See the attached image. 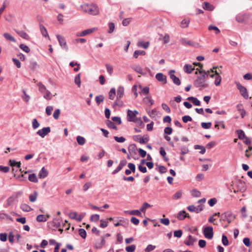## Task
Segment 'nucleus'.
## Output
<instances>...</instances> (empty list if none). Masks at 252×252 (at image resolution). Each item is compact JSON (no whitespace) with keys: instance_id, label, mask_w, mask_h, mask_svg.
<instances>
[{"instance_id":"obj_1","label":"nucleus","mask_w":252,"mask_h":252,"mask_svg":"<svg viewBox=\"0 0 252 252\" xmlns=\"http://www.w3.org/2000/svg\"><path fill=\"white\" fill-rule=\"evenodd\" d=\"M200 75L194 82V85L196 87L206 88L208 86V84L206 82L207 78L208 77L207 73L205 71L203 70H198Z\"/></svg>"},{"instance_id":"obj_2","label":"nucleus","mask_w":252,"mask_h":252,"mask_svg":"<svg viewBox=\"0 0 252 252\" xmlns=\"http://www.w3.org/2000/svg\"><path fill=\"white\" fill-rule=\"evenodd\" d=\"M81 7L85 13L91 15H96L99 13L98 7L94 3L83 4Z\"/></svg>"},{"instance_id":"obj_3","label":"nucleus","mask_w":252,"mask_h":252,"mask_svg":"<svg viewBox=\"0 0 252 252\" xmlns=\"http://www.w3.org/2000/svg\"><path fill=\"white\" fill-rule=\"evenodd\" d=\"M138 114V112L135 111H131L128 110L127 111V120L129 122H136L139 125L143 124V122L141 119H138L136 118V115Z\"/></svg>"},{"instance_id":"obj_4","label":"nucleus","mask_w":252,"mask_h":252,"mask_svg":"<svg viewBox=\"0 0 252 252\" xmlns=\"http://www.w3.org/2000/svg\"><path fill=\"white\" fill-rule=\"evenodd\" d=\"M234 192L236 193L238 191L242 192H244L246 189L245 183L241 180H237L236 182L234 187L233 188Z\"/></svg>"},{"instance_id":"obj_5","label":"nucleus","mask_w":252,"mask_h":252,"mask_svg":"<svg viewBox=\"0 0 252 252\" xmlns=\"http://www.w3.org/2000/svg\"><path fill=\"white\" fill-rule=\"evenodd\" d=\"M37 85L39 91L43 94V97L46 99H51L52 98L51 93L46 89L45 86L41 83H39Z\"/></svg>"},{"instance_id":"obj_6","label":"nucleus","mask_w":252,"mask_h":252,"mask_svg":"<svg viewBox=\"0 0 252 252\" xmlns=\"http://www.w3.org/2000/svg\"><path fill=\"white\" fill-rule=\"evenodd\" d=\"M235 217L231 212H226L221 214L220 220L226 221L228 223H230L234 220Z\"/></svg>"},{"instance_id":"obj_7","label":"nucleus","mask_w":252,"mask_h":252,"mask_svg":"<svg viewBox=\"0 0 252 252\" xmlns=\"http://www.w3.org/2000/svg\"><path fill=\"white\" fill-rule=\"evenodd\" d=\"M203 234L206 238L212 239L213 237V228L212 226H207L204 228Z\"/></svg>"},{"instance_id":"obj_8","label":"nucleus","mask_w":252,"mask_h":252,"mask_svg":"<svg viewBox=\"0 0 252 252\" xmlns=\"http://www.w3.org/2000/svg\"><path fill=\"white\" fill-rule=\"evenodd\" d=\"M237 87L238 89L240 92L241 95L246 99H247L249 97L248 93L246 88L241 85L240 83H237Z\"/></svg>"},{"instance_id":"obj_9","label":"nucleus","mask_w":252,"mask_h":252,"mask_svg":"<svg viewBox=\"0 0 252 252\" xmlns=\"http://www.w3.org/2000/svg\"><path fill=\"white\" fill-rule=\"evenodd\" d=\"M56 37L58 40L60 46L66 50H68V47L66 44V40L64 37L57 34Z\"/></svg>"},{"instance_id":"obj_10","label":"nucleus","mask_w":252,"mask_h":252,"mask_svg":"<svg viewBox=\"0 0 252 252\" xmlns=\"http://www.w3.org/2000/svg\"><path fill=\"white\" fill-rule=\"evenodd\" d=\"M97 30L96 28H93L84 30L82 32H77L76 34L77 36H84L88 34H90Z\"/></svg>"},{"instance_id":"obj_11","label":"nucleus","mask_w":252,"mask_h":252,"mask_svg":"<svg viewBox=\"0 0 252 252\" xmlns=\"http://www.w3.org/2000/svg\"><path fill=\"white\" fill-rule=\"evenodd\" d=\"M50 131L51 129L50 127H45L38 130L36 133L41 137L44 138L46 135L50 132Z\"/></svg>"},{"instance_id":"obj_12","label":"nucleus","mask_w":252,"mask_h":252,"mask_svg":"<svg viewBox=\"0 0 252 252\" xmlns=\"http://www.w3.org/2000/svg\"><path fill=\"white\" fill-rule=\"evenodd\" d=\"M133 140L140 144H145L149 141V138L147 137H142L140 135H137L133 136Z\"/></svg>"},{"instance_id":"obj_13","label":"nucleus","mask_w":252,"mask_h":252,"mask_svg":"<svg viewBox=\"0 0 252 252\" xmlns=\"http://www.w3.org/2000/svg\"><path fill=\"white\" fill-rule=\"evenodd\" d=\"M174 72H175L174 70H171L169 71V74L170 75V78L172 79V80L173 81L174 83L176 85L179 86L181 84V81H180V79L177 77H176L174 74H172L173 73H174Z\"/></svg>"},{"instance_id":"obj_14","label":"nucleus","mask_w":252,"mask_h":252,"mask_svg":"<svg viewBox=\"0 0 252 252\" xmlns=\"http://www.w3.org/2000/svg\"><path fill=\"white\" fill-rule=\"evenodd\" d=\"M49 225L54 228H58L61 225L60 220L59 219H54L53 221L48 222Z\"/></svg>"},{"instance_id":"obj_15","label":"nucleus","mask_w":252,"mask_h":252,"mask_svg":"<svg viewBox=\"0 0 252 252\" xmlns=\"http://www.w3.org/2000/svg\"><path fill=\"white\" fill-rule=\"evenodd\" d=\"M126 163H127V161L126 160L124 159V160H121L119 165H118V166L116 168V169L115 170H114L113 171L112 174H115L117 173L118 172H119L120 171H121L122 170V169L123 168V167L125 166L126 164Z\"/></svg>"},{"instance_id":"obj_16","label":"nucleus","mask_w":252,"mask_h":252,"mask_svg":"<svg viewBox=\"0 0 252 252\" xmlns=\"http://www.w3.org/2000/svg\"><path fill=\"white\" fill-rule=\"evenodd\" d=\"M249 18V15L246 14H242L238 15L236 17V20L239 23H244L247 22Z\"/></svg>"},{"instance_id":"obj_17","label":"nucleus","mask_w":252,"mask_h":252,"mask_svg":"<svg viewBox=\"0 0 252 252\" xmlns=\"http://www.w3.org/2000/svg\"><path fill=\"white\" fill-rule=\"evenodd\" d=\"M156 78L160 82H163L164 84H166V77L161 73H158L156 75Z\"/></svg>"},{"instance_id":"obj_18","label":"nucleus","mask_w":252,"mask_h":252,"mask_svg":"<svg viewBox=\"0 0 252 252\" xmlns=\"http://www.w3.org/2000/svg\"><path fill=\"white\" fill-rule=\"evenodd\" d=\"M185 218H190V216L187 214L185 211H182L178 213L177 218L180 220H183Z\"/></svg>"},{"instance_id":"obj_19","label":"nucleus","mask_w":252,"mask_h":252,"mask_svg":"<svg viewBox=\"0 0 252 252\" xmlns=\"http://www.w3.org/2000/svg\"><path fill=\"white\" fill-rule=\"evenodd\" d=\"M237 110L240 112L241 117L243 118L246 115V112L244 110L243 106L242 104H238L236 106Z\"/></svg>"},{"instance_id":"obj_20","label":"nucleus","mask_w":252,"mask_h":252,"mask_svg":"<svg viewBox=\"0 0 252 252\" xmlns=\"http://www.w3.org/2000/svg\"><path fill=\"white\" fill-rule=\"evenodd\" d=\"M215 84L216 86H219L220 84V82L221 81V77L219 73L217 71V70H215Z\"/></svg>"},{"instance_id":"obj_21","label":"nucleus","mask_w":252,"mask_h":252,"mask_svg":"<svg viewBox=\"0 0 252 252\" xmlns=\"http://www.w3.org/2000/svg\"><path fill=\"white\" fill-rule=\"evenodd\" d=\"M137 148L134 144H132L129 145L128 151L130 155L135 154L136 153Z\"/></svg>"},{"instance_id":"obj_22","label":"nucleus","mask_w":252,"mask_h":252,"mask_svg":"<svg viewBox=\"0 0 252 252\" xmlns=\"http://www.w3.org/2000/svg\"><path fill=\"white\" fill-rule=\"evenodd\" d=\"M48 174L47 170L44 167H42L38 174V176L40 178L43 179L47 176Z\"/></svg>"},{"instance_id":"obj_23","label":"nucleus","mask_w":252,"mask_h":252,"mask_svg":"<svg viewBox=\"0 0 252 252\" xmlns=\"http://www.w3.org/2000/svg\"><path fill=\"white\" fill-rule=\"evenodd\" d=\"M9 164L12 167H16L18 168H19L21 166V162H17L14 160L10 159L9 161ZM14 168H13V170H14Z\"/></svg>"},{"instance_id":"obj_24","label":"nucleus","mask_w":252,"mask_h":252,"mask_svg":"<svg viewBox=\"0 0 252 252\" xmlns=\"http://www.w3.org/2000/svg\"><path fill=\"white\" fill-rule=\"evenodd\" d=\"M194 69V66L188 64H186L184 67L185 71L189 74L191 73Z\"/></svg>"},{"instance_id":"obj_25","label":"nucleus","mask_w":252,"mask_h":252,"mask_svg":"<svg viewBox=\"0 0 252 252\" xmlns=\"http://www.w3.org/2000/svg\"><path fill=\"white\" fill-rule=\"evenodd\" d=\"M195 241V239L193 238L191 235H189L188 240L185 241V244L187 246L193 245Z\"/></svg>"},{"instance_id":"obj_26","label":"nucleus","mask_w":252,"mask_h":252,"mask_svg":"<svg viewBox=\"0 0 252 252\" xmlns=\"http://www.w3.org/2000/svg\"><path fill=\"white\" fill-rule=\"evenodd\" d=\"M124 94V88L123 87L120 86L117 89V98H121Z\"/></svg>"},{"instance_id":"obj_27","label":"nucleus","mask_w":252,"mask_h":252,"mask_svg":"<svg viewBox=\"0 0 252 252\" xmlns=\"http://www.w3.org/2000/svg\"><path fill=\"white\" fill-rule=\"evenodd\" d=\"M126 213L128 214L129 215H136L138 216H140L141 215L140 210H133L131 211H126L125 212Z\"/></svg>"},{"instance_id":"obj_28","label":"nucleus","mask_w":252,"mask_h":252,"mask_svg":"<svg viewBox=\"0 0 252 252\" xmlns=\"http://www.w3.org/2000/svg\"><path fill=\"white\" fill-rule=\"evenodd\" d=\"M204 9L209 11H212L214 9V7L208 2H205L202 6Z\"/></svg>"},{"instance_id":"obj_29","label":"nucleus","mask_w":252,"mask_h":252,"mask_svg":"<svg viewBox=\"0 0 252 252\" xmlns=\"http://www.w3.org/2000/svg\"><path fill=\"white\" fill-rule=\"evenodd\" d=\"M143 101L147 105L151 106L154 104V101L150 97L146 96L143 98Z\"/></svg>"},{"instance_id":"obj_30","label":"nucleus","mask_w":252,"mask_h":252,"mask_svg":"<svg viewBox=\"0 0 252 252\" xmlns=\"http://www.w3.org/2000/svg\"><path fill=\"white\" fill-rule=\"evenodd\" d=\"M187 99L189 101H191L194 105L196 106L200 105V101L196 97L193 96L189 97Z\"/></svg>"},{"instance_id":"obj_31","label":"nucleus","mask_w":252,"mask_h":252,"mask_svg":"<svg viewBox=\"0 0 252 252\" xmlns=\"http://www.w3.org/2000/svg\"><path fill=\"white\" fill-rule=\"evenodd\" d=\"M3 35L6 40L14 42H16L15 38L11 35L9 33L5 32L3 33Z\"/></svg>"},{"instance_id":"obj_32","label":"nucleus","mask_w":252,"mask_h":252,"mask_svg":"<svg viewBox=\"0 0 252 252\" xmlns=\"http://www.w3.org/2000/svg\"><path fill=\"white\" fill-rule=\"evenodd\" d=\"M190 23V20L189 19H184L181 22V27L182 28H186L189 27V25Z\"/></svg>"},{"instance_id":"obj_33","label":"nucleus","mask_w":252,"mask_h":252,"mask_svg":"<svg viewBox=\"0 0 252 252\" xmlns=\"http://www.w3.org/2000/svg\"><path fill=\"white\" fill-rule=\"evenodd\" d=\"M20 208L24 212H30L32 210L29 205L26 203L22 204Z\"/></svg>"},{"instance_id":"obj_34","label":"nucleus","mask_w":252,"mask_h":252,"mask_svg":"<svg viewBox=\"0 0 252 252\" xmlns=\"http://www.w3.org/2000/svg\"><path fill=\"white\" fill-rule=\"evenodd\" d=\"M38 196V193L36 191H34V192L32 194H31L29 195V200L32 202H35L36 199Z\"/></svg>"},{"instance_id":"obj_35","label":"nucleus","mask_w":252,"mask_h":252,"mask_svg":"<svg viewBox=\"0 0 252 252\" xmlns=\"http://www.w3.org/2000/svg\"><path fill=\"white\" fill-rule=\"evenodd\" d=\"M217 67H214L213 69H210V70H208L206 72L207 73L208 76H209L210 77H214L216 76L215 70H216Z\"/></svg>"},{"instance_id":"obj_36","label":"nucleus","mask_w":252,"mask_h":252,"mask_svg":"<svg viewBox=\"0 0 252 252\" xmlns=\"http://www.w3.org/2000/svg\"><path fill=\"white\" fill-rule=\"evenodd\" d=\"M116 95V90L114 88H112L109 92V98L113 100Z\"/></svg>"},{"instance_id":"obj_37","label":"nucleus","mask_w":252,"mask_h":252,"mask_svg":"<svg viewBox=\"0 0 252 252\" xmlns=\"http://www.w3.org/2000/svg\"><path fill=\"white\" fill-rule=\"evenodd\" d=\"M40 32H41L42 34L43 35V36H44L45 37H47V36L49 37L47 31L44 26L40 25Z\"/></svg>"},{"instance_id":"obj_38","label":"nucleus","mask_w":252,"mask_h":252,"mask_svg":"<svg viewBox=\"0 0 252 252\" xmlns=\"http://www.w3.org/2000/svg\"><path fill=\"white\" fill-rule=\"evenodd\" d=\"M17 33L21 37H22L24 39H28L29 38V35L27 34V33L24 31H16Z\"/></svg>"},{"instance_id":"obj_39","label":"nucleus","mask_w":252,"mask_h":252,"mask_svg":"<svg viewBox=\"0 0 252 252\" xmlns=\"http://www.w3.org/2000/svg\"><path fill=\"white\" fill-rule=\"evenodd\" d=\"M29 180L31 182L33 183H37L38 182V180L37 177L35 174H31L29 175Z\"/></svg>"},{"instance_id":"obj_40","label":"nucleus","mask_w":252,"mask_h":252,"mask_svg":"<svg viewBox=\"0 0 252 252\" xmlns=\"http://www.w3.org/2000/svg\"><path fill=\"white\" fill-rule=\"evenodd\" d=\"M146 54L145 51L143 50H136L135 51L133 56L135 58H137L139 55L144 56Z\"/></svg>"},{"instance_id":"obj_41","label":"nucleus","mask_w":252,"mask_h":252,"mask_svg":"<svg viewBox=\"0 0 252 252\" xmlns=\"http://www.w3.org/2000/svg\"><path fill=\"white\" fill-rule=\"evenodd\" d=\"M19 47L24 52L27 53H29L31 50L30 49V48L26 45L25 44H21L20 45H19Z\"/></svg>"},{"instance_id":"obj_42","label":"nucleus","mask_w":252,"mask_h":252,"mask_svg":"<svg viewBox=\"0 0 252 252\" xmlns=\"http://www.w3.org/2000/svg\"><path fill=\"white\" fill-rule=\"evenodd\" d=\"M36 220L38 222H45L47 220V219L44 215H39L36 217Z\"/></svg>"},{"instance_id":"obj_43","label":"nucleus","mask_w":252,"mask_h":252,"mask_svg":"<svg viewBox=\"0 0 252 252\" xmlns=\"http://www.w3.org/2000/svg\"><path fill=\"white\" fill-rule=\"evenodd\" d=\"M236 132L238 134V138L240 139H243L244 138H247V137L245 136V134L244 132L242 130H237L236 131Z\"/></svg>"},{"instance_id":"obj_44","label":"nucleus","mask_w":252,"mask_h":252,"mask_svg":"<svg viewBox=\"0 0 252 252\" xmlns=\"http://www.w3.org/2000/svg\"><path fill=\"white\" fill-rule=\"evenodd\" d=\"M76 139L79 145H83L85 144L86 140L84 137L81 136H78Z\"/></svg>"},{"instance_id":"obj_45","label":"nucleus","mask_w":252,"mask_h":252,"mask_svg":"<svg viewBox=\"0 0 252 252\" xmlns=\"http://www.w3.org/2000/svg\"><path fill=\"white\" fill-rule=\"evenodd\" d=\"M180 42L183 45H193L192 42L190 40H188L185 38H182L180 40Z\"/></svg>"},{"instance_id":"obj_46","label":"nucleus","mask_w":252,"mask_h":252,"mask_svg":"<svg viewBox=\"0 0 252 252\" xmlns=\"http://www.w3.org/2000/svg\"><path fill=\"white\" fill-rule=\"evenodd\" d=\"M74 82L77 86L80 87L81 85V78H80V74H78L76 75L75 77Z\"/></svg>"},{"instance_id":"obj_47","label":"nucleus","mask_w":252,"mask_h":252,"mask_svg":"<svg viewBox=\"0 0 252 252\" xmlns=\"http://www.w3.org/2000/svg\"><path fill=\"white\" fill-rule=\"evenodd\" d=\"M137 45L139 47H142L145 49H147L149 46V42H143L142 41H138Z\"/></svg>"},{"instance_id":"obj_48","label":"nucleus","mask_w":252,"mask_h":252,"mask_svg":"<svg viewBox=\"0 0 252 252\" xmlns=\"http://www.w3.org/2000/svg\"><path fill=\"white\" fill-rule=\"evenodd\" d=\"M182 97L180 95H178L176 97H174V100H171L170 101V104L172 106L174 105V101L177 102V103H179L181 101Z\"/></svg>"},{"instance_id":"obj_49","label":"nucleus","mask_w":252,"mask_h":252,"mask_svg":"<svg viewBox=\"0 0 252 252\" xmlns=\"http://www.w3.org/2000/svg\"><path fill=\"white\" fill-rule=\"evenodd\" d=\"M209 31H214L216 34H219L220 32V30L216 26L210 25L208 27Z\"/></svg>"},{"instance_id":"obj_50","label":"nucleus","mask_w":252,"mask_h":252,"mask_svg":"<svg viewBox=\"0 0 252 252\" xmlns=\"http://www.w3.org/2000/svg\"><path fill=\"white\" fill-rule=\"evenodd\" d=\"M183 192L181 190H179L177 191L175 194H174L173 196V199L176 200L179 198H180L182 196Z\"/></svg>"},{"instance_id":"obj_51","label":"nucleus","mask_w":252,"mask_h":252,"mask_svg":"<svg viewBox=\"0 0 252 252\" xmlns=\"http://www.w3.org/2000/svg\"><path fill=\"white\" fill-rule=\"evenodd\" d=\"M136 249V246L134 245L127 246L126 248V250L127 252H133Z\"/></svg>"},{"instance_id":"obj_52","label":"nucleus","mask_w":252,"mask_h":252,"mask_svg":"<svg viewBox=\"0 0 252 252\" xmlns=\"http://www.w3.org/2000/svg\"><path fill=\"white\" fill-rule=\"evenodd\" d=\"M140 88L141 89V92L140 93L146 95L149 93V88L148 87H145L144 88H142L141 86H140Z\"/></svg>"},{"instance_id":"obj_53","label":"nucleus","mask_w":252,"mask_h":252,"mask_svg":"<svg viewBox=\"0 0 252 252\" xmlns=\"http://www.w3.org/2000/svg\"><path fill=\"white\" fill-rule=\"evenodd\" d=\"M132 68L136 71L137 72V73H139V74H143V71H142V68L140 66V65H134Z\"/></svg>"},{"instance_id":"obj_54","label":"nucleus","mask_w":252,"mask_h":252,"mask_svg":"<svg viewBox=\"0 0 252 252\" xmlns=\"http://www.w3.org/2000/svg\"><path fill=\"white\" fill-rule=\"evenodd\" d=\"M151 207V205L147 202H145L140 209L141 212H144L145 210Z\"/></svg>"},{"instance_id":"obj_55","label":"nucleus","mask_w":252,"mask_h":252,"mask_svg":"<svg viewBox=\"0 0 252 252\" xmlns=\"http://www.w3.org/2000/svg\"><path fill=\"white\" fill-rule=\"evenodd\" d=\"M104 100V96L102 95L96 96L95 97V101L98 105H99L100 102H103Z\"/></svg>"},{"instance_id":"obj_56","label":"nucleus","mask_w":252,"mask_h":252,"mask_svg":"<svg viewBox=\"0 0 252 252\" xmlns=\"http://www.w3.org/2000/svg\"><path fill=\"white\" fill-rule=\"evenodd\" d=\"M106 124L108 127L109 128L114 129H117V126H115V124L110 121H107Z\"/></svg>"},{"instance_id":"obj_57","label":"nucleus","mask_w":252,"mask_h":252,"mask_svg":"<svg viewBox=\"0 0 252 252\" xmlns=\"http://www.w3.org/2000/svg\"><path fill=\"white\" fill-rule=\"evenodd\" d=\"M40 126L39 123L38 122L36 119H34L32 122V126L33 129H36Z\"/></svg>"},{"instance_id":"obj_58","label":"nucleus","mask_w":252,"mask_h":252,"mask_svg":"<svg viewBox=\"0 0 252 252\" xmlns=\"http://www.w3.org/2000/svg\"><path fill=\"white\" fill-rule=\"evenodd\" d=\"M212 126V123L211 122L209 123H204L203 122L201 123V126L204 129H208L210 128Z\"/></svg>"},{"instance_id":"obj_59","label":"nucleus","mask_w":252,"mask_h":252,"mask_svg":"<svg viewBox=\"0 0 252 252\" xmlns=\"http://www.w3.org/2000/svg\"><path fill=\"white\" fill-rule=\"evenodd\" d=\"M79 234L80 236L83 238H85L86 237V232L85 229L83 228H80L79 229Z\"/></svg>"},{"instance_id":"obj_60","label":"nucleus","mask_w":252,"mask_h":252,"mask_svg":"<svg viewBox=\"0 0 252 252\" xmlns=\"http://www.w3.org/2000/svg\"><path fill=\"white\" fill-rule=\"evenodd\" d=\"M90 220L93 221H97L99 220V215L98 214L93 215L91 217Z\"/></svg>"},{"instance_id":"obj_61","label":"nucleus","mask_w":252,"mask_h":252,"mask_svg":"<svg viewBox=\"0 0 252 252\" xmlns=\"http://www.w3.org/2000/svg\"><path fill=\"white\" fill-rule=\"evenodd\" d=\"M191 195L194 197H199L200 196V192L196 189H193L191 192Z\"/></svg>"},{"instance_id":"obj_62","label":"nucleus","mask_w":252,"mask_h":252,"mask_svg":"<svg viewBox=\"0 0 252 252\" xmlns=\"http://www.w3.org/2000/svg\"><path fill=\"white\" fill-rule=\"evenodd\" d=\"M60 113H61V111L59 109H56L53 113L54 118L56 120L58 119L59 118V116L60 115Z\"/></svg>"},{"instance_id":"obj_63","label":"nucleus","mask_w":252,"mask_h":252,"mask_svg":"<svg viewBox=\"0 0 252 252\" xmlns=\"http://www.w3.org/2000/svg\"><path fill=\"white\" fill-rule=\"evenodd\" d=\"M156 248V246L152 245H149L145 249V251L146 252H150L153 251Z\"/></svg>"},{"instance_id":"obj_64","label":"nucleus","mask_w":252,"mask_h":252,"mask_svg":"<svg viewBox=\"0 0 252 252\" xmlns=\"http://www.w3.org/2000/svg\"><path fill=\"white\" fill-rule=\"evenodd\" d=\"M148 113L149 114V115L151 117V118H154L156 117V116L157 115V111L156 110H149L148 111Z\"/></svg>"}]
</instances>
